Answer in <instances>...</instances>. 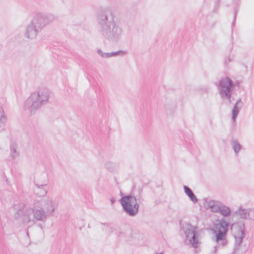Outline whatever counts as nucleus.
I'll return each instance as SVG.
<instances>
[{"label": "nucleus", "instance_id": "obj_1", "mask_svg": "<svg viewBox=\"0 0 254 254\" xmlns=\"http://www.w3.org/2000/svg\"><path fill=\"white\" fill-rule=\"evenodd\" d=\"M97 21L101 35L107 40L117 42L122 38L123 30L116 20L112 9L108 7L98 13Z\"/></svg>", "mask_w": 254, "mask_h": 254}, {"label": "nucleus", "instance_id": "obj_2", "mask_svg": "<svg viewBox=\"0 0 254 254\" xmlns=\"http://www.w3.org/2000/svg\"><path fill=\"white\" fill-rule=\"evenodd\" d=\"M50 96V92L46 89L32 92L24 103V110L27 111L31 115H34L48 102Z\"/></svg>", "mask_w": 254, "mask_h": 254}, {"label": "nucleus", "instance_id": "obj_3", "mask_svg": "<svg viewBox=\"0 0 254 254\" xmlns=\"http://www.w3.org/2000/svg\"><path fill=\"white\" fill-rule=\"evenodd\" d=\"M229 223L224 219L216 221L212 229L214 237L212 241L216 243L215 251L225 247L228 243L226 236L228 231Z\"/></svg>", "mask_w": 254, "mask_h": 254}, {"label": "nucleus", "instance_id": "obj_4", "mask_svg": "<svg viewBox=\"0 0 254 254\" xmlns=\"http://www.w3.org/2000/svg\"><path fill=\"white\" fill-rule=\"evenodd\" d=\"M48 216L43 208L34 206L33 208L27 209L23 216L22 221L25 224L35 223L36 221L45 222Z\"/></svg>", "mask_w": 254, "mask_h": 254}, {"label": "nucleus", "instance_id": "obj_5", "mask_svg": "<svg viewBox=\"0 0 254 254\" xmlns=\"http://www.w3.org/2000/svg\"><path fill=\"white\" fill-rule=\"evenodd\" d=\"M235 88V85L232 80L229 77L221 79L218 84V90L221 99L224 102L228 104L231 103L232 91Z\"/></svg>", "mask_w": 254, "mask_h": 254}, {"label": "nucleus", "instance_id": "obj_6", "mask_svg": "<svg viewBox=\"0 0 254 254\" xmlns=\"http://www.w3.org/2000/svg\"><path fill=\"white\" fill-rule=\"evenodd\" d=\"M139 200L134 196L127 195L123 196L120 202L125 212L130 216H134L138 213L139 203L137 201Z\"/></svg>", "mask_w": 254, "mask_h": 254}, {"label": "nucleus", "instance_id": "obj_7", "mask_svg": "<svg viewBox=\"0 0 254 254\" xmlns=\"http://www.w3.org/2000/svg\"><path fill=\"white\" fill-rule=\"evenodd\" d=\"M56 19V16L52 14H44L37 13L34 16L31 23L35 27L41 31L47 24L53 22Z\"/></svg>", "mask_w": 254, "mask_h": 254}, {"label": "nucleus", "instance_id": "obj_8", "mask_svg": "<svg viewBox=\"0 0 254 254\" xmlns=\"http://www.w3.org/2000/svg\"><path fill=\"white\" fill-rule=\"evenodd\" d=\"M184 232L186 235L187 240L193 248H196L199 245V241L197 238V232L195 230V227L190 224H186L183 227Z\"/></svg>", "mask_w": 254, "mask_h": 254}, {"label": "nucleus", "instance_id": "obj_9", "mask_svg": "<svg viewBox=\"0 0 254 254\" xmlns=\"http://www.w3.org/2000/svg\"><path fill=\"white\" fill-rule=\"evenodd\" d=\"M235 214L242 219L254 220V209H245L240 207L235 212Z\"/></svg>", "mask_w": 254, "mask_h": 254}, {"label": "nucleus", "instance_id": "obj_10", "mask_svg": "<svg viewBox=\"0 0 254 254\" xmlns=\"http://www.w3.org/2000/svg\"><path fill=\"white\" fill-rule=\"evenodd\" d=\"M42 206L45 212L50 216L53 214L58 206V203L56 200L48 198L43 201Z\"/></svg>", "mask_w": 254, "mask_h": 254}, {"label": "nucleus", "instance_id": "obj_11", "mask_svg": "<svg viewBox=\"0 0 254 254\" xmlns=\"http://www.w3.org/2000/svg\"><path fill=\"white\" fill-rule=\"evenodd\" d=\"M244 225H243L242 227H240L238 230L237 234L235 235V244L234 248V251H238L240 249L243 240L245 236V233L244 229Z\"/></svg>", "mask_w": 254, "mask_h": 254}, {"label": "nucleus", "instance_id": "obj_12", "mask_svg": "<svg viewBox=\"0 0 254 254\" xmlns=\"http://www.w3.org/2000/svg\"><path fill=\"white\" fill-rule=\"evenodd\" d=\"M40 31L31 22L26 28L25 36L30 39H34Z\"/></svg>", "mask_w": 254, "mask_h": 254}, {"label": "nucleus", "instance_id": "obj_13", "mask_svg": "<svg viewBox=\"0 0 254 254\" xmlns=\"http://www.w3.org/2000/svg\"><path fill=\"white\" fill-rule=\"evenodd\" d=\"M98 54L103 58H109L111 57L116 56L117 55H125L127 54V51H119L111 53H104L101 50L99 49L97 51Z\"/></svg>", "mask_w": 254, "mask_h": 254}, {"label": "nucleus", "instance_id": "obj_14", "mask_svg": "<svg viewBox=\"0 0 254 254\" xmlns=\"http://www.w3.org/2000/svg\"><path fill=\"white\" fill-rule=\"evenodd\" d=\"M243 103L241 99L238 100L232 111V119L234 122L242 107Z\"/></svg>", "mask_w": 254, "mask_h": 254}, {"label": "nucleus", "instance_id": "obj_15", "mask_svg": "<svg viewBox=\"0 0 254 254\" xmlns=\"http://www.w3.org/2000/svg\"><path fill=\"white\" fill-rule=\"evenodd\" d=\"M207 206L211 209V210L214 212H219L221 208L222 203L215 201L213 200H210L206 202Z\"/></svg>", "mask_w": 254, "mask_h": 254}, {"label": "nucleus", "instance_id": "obj_16", "mask_svg": "<svg viewBox=\"0 0 254 254\" xmlns=\"http://www.w3.org/2000/svg\"><path fill=\"white\" fill-rule=\"evenodd\" d=\"M184 189L186 194L193 203L197 202V198L190 188L186 186H184Z\"/></svg>", "mask_w": 254, "mask_h": 254}, {"label": "nucleus", "instance_id": "obj_17", "mask_svg": "<svg viewBox=\"0 0 254 254\" xmlns=\"http://www.w3.org/2000/svg\"><path fill=\"white\" fill-rule=\"evenodd\" d=\"M35 185L37 187V189H36L35 191L37 195H39V196H42L46 194L47 190L45 188H44V186H46V183L41 185H39L35 183Z\"/></svg>", "mask_w": 254, "mask_h": 254}, {"label": "nucleus", "instance_id": "obj_18", "mask_svg": "<svg viewBox=\"0 0 254 254\" xmlns=\"http://www.w3.org/2000/svg\"><path fill=\"white\" fill-rule=\"evenodd\" d=\"M219 213L224 217H228L231 214V211L230 207L222 203Z\"/></svg>", "mask_w": 254, "mask_h": 254}, {"label": "nucleus", "instance_id": "obj_19", "mask_svg": "<svg viewBox=\"0 0 254 254\" xmlns=\"http://www.w3.org/2000/svg\"><path fill=\"white\" fill-rule=\"evenodd\" d=\"M105 168L110 172H114L117 170L119 165L112 162H107L105 164Z\"/></svg>", "mask_w": 254, "mask_h": 254}, {"label": "nucleus", "instance_id": "obj_20", "mask_svg": "<svg viewBox=\"0 0 254 254\" xmlns=\"http://www.w3.org/2000/svg\"><path fill=\"white\" fill-rule=\"evenodd\" d=\"M10 155L11 158L15 159L19 156V153L17 151V146L15 143H13L10 145Z\"/></svg>", "mask_w": 254, "mask_h": 254}, {"label": "nucleus", "instance_id": "obj_21", "mask_svg": "<svg viewBox=\"0 0 254 254\" xmlns=\"http://www.w3.org/2000/svg\"><path fill=\"white\" fill-rule=\"evenodd\" d=\"M231 143L235 153L237 154L242 148L241 145L238 142L237 140L235 139H232L231 141Z\"/></svg>", "mask_w": 254, "mask_h": 254}, {"label": "nucleus", "instance_id": "obj_22", "mask_svg": "<svg viewBox=\"0 0 254 254\" xmlns=\"http://www.w3.org/2000/svg\"><path fill=\"white\" fill-rule=\"evenodd\" d=\"M7 118L4 115L2 109L0 108V124H3L6 121Z\"/></svg>", "mask_w": 254, "mask_h": 254}, {"label": "nucleus", "instance_id": "obj_23", "mask_svg": "<svg viewBox=\"0 0 254 254\" xmlns=\"http://www.w3.org/2000/svg\"><path fill=\"white\" fill-rule=\"evenodd\" d=\"M232 61V60L230 57H228L226 60H225V64H227L229 63Z\"/></svg>", "mask_w": 254, "mask_h": 254}, {"label": "nucleus", "instance_id": "obj_24", "mask_svg": "<svg viewBox=\"0 0 254 254\" xmlns=\"http://www.w3.org/2000/svg\"><path fill=\"white\" fill-rule=\"evenodd\" d=\"M110 200L112 204H114L116 201V200L114 197L111 198Z\"/></svg>", "mask_w": 254, "mask_h": 254}, {"label": "nucleus", "instance_id": "obj_25", "mask_svg": "<svg viewBox=\"0 0 254 254\" xmlns=\"http://www.w3.org/2000/svg\"><path fill=\"white\" fill-rule=\"evenodd\" d=\"M236 13H235V16H234L235 19L236 18Z\"/></svg>", "mask_w": 254, "mask_h": 254}, {"label": "nucleus", "instance_id": "obj_26", "mask_svg": "<svg viewBox=\"0 0 254 254\" xmlns=\"http://www.w3.org/2000/svg\"><path fill=\"white\" fill-rule=\"evenodd\" d=\"M162 254V253H159V254Z\"/></svg>", "mask_w": 254, "mask_h": 254}]
</instances>
